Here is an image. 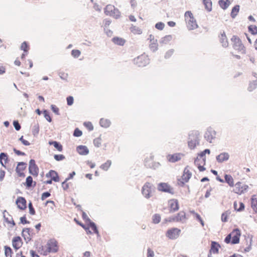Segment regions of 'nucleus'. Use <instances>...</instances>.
<instances>
[{"label":"nucleus","instance_id":"obj_1","mask_svg":"<svg viewBox=\"0 0 257 257\" xmlns=\"http://www.w3.org/2000/svg\"><path fill=\"white\" fill-rule=\"evenodd\" d=\"M59 250V245L57 240L51 238L48 240L45 246L40 248L39 251L41 254L47 255L50 253H56Z\"/></svg>","mask_w":257,"mask_h":257},{"label":"nucleus","instance_id":"obj_2","mask_svg":"<svg viewBox=\"0 0 257 257\" xmlns=\"http://www.w3.org/2000/svg\"><path fill=\"white\" fill-rule=\"evenodd\" d=\"M185 18L187 28L189 30H194L198 27L196 21L190 11H187L185 13Z\"/></svg>","mask_w":257,"mask_h":257},{"label":"nucleus","instance_id":"obj_3","mask_svg":"<svg viewBox=\"0 0 257 257\" xmlns=\"http://www.w3.org/2000/svg\"><path fill=\"white\" fill-rule=\"evenodd\" d=\"M154 191L153 185L150 183L147 182L142 187V193L145 198L148 199L152 196Z\"/></svg>","mask_w":257,"mask_h":257},{"label":"nucleus","instance_id":"obj_4","mask_svg":"<svg viewBox=\"0 0 257 257\" xmlns=\"http://www.w3.org/2000/svg\"><path fill=\"white\" fill-rule=\"evenodd\" d=\"M134 63L139 67H144L149 64L150 59L147 55L143 54L135 58Z\"/></svg>","mask_w":257,"mask_h":257},{"label":"nucleus","instance_id":"obj_5","mask_svg":"<svg viewBox=\"0 0 257 257\" xmlns=\"http://www.w3.org/2000/svg\"><path fill=\"white\" fill-rule=\"evenodd\" d=\"M231 40L233 43V47L234 49L241 52L242 53H245L244 47L239 38L233 36Z\"/></svg>","mask_w":257,"mask_h":257},{"label":"nucleus","instance_id":"obj_6","mask_svg":"<svg viewBox=\"0 0 257 257\" xmlns=\"http://www.w3.org/2000/svg\"><path fill=\"white\" fill-rule=\"evenodd\" d=\"M197 132L192 133L189 135V141L188 143V146L191 149H193L195 148L197 145L199 144V138Z\"/></svg>","mask_w":257,"mask_h":257},{"label":"nucleus","instance_id":"obj_7","mask_svg":"<svg viewBox=\"0 0 257 257\" xmlns=\"http://www.w3.org/2000/svg\"><path fill=\"white\" fill-rule=\"evenodd\" d=\"M104 13L107 16L117 18L119 16V12L114 7L111 5H107L104 9Z\"/></svg>","mask_w":257,"mask_h":257},{"label":"nucleus","instance_id":"obj_8","mask_svg":"<svg viewBox=\"0 0 257 257\" xmlns=\"http://www.w3.org/2000/svg\"><path fill=\"white\" fill-rule=\"evenodd\" d=\"M181 232V230L177 228H172L169 229L166 232V236L169 239H175L178 237Z\"/></svg>","mask_w":257,"mask_h":257},{"label":"nucleus","instance_id":"obj_9","mask_svg":"<svg viewBox=\"0 0 257 257\" xmlns=\"http://www.w3.org/2000/svg\"><path fill=\"white\" fill-rule=\"evenodd\" d=\"M216 132L211 127H208L204 134V138L207 141L211 143L213 139L215 138Z\"/></svg>","mask_w":257,"mask_h":257},{"label":"nucleus","instance_id":"obj_10","mask_svg":"<svg viewBox=\"0 0 257 257\" xmlns=\"http://www.w3.org/2000/svg\"><path fill=\"white\" fill-rule=\"evenodd\" d=\"M230 234L232 238L231 244H234L239 243L240 236V231L239 229L238 228L234 229Z\"/></svg>","mask_w":257,"mask_h":257},{"label":"nucleus","instance_id":"obj_11","mask_svg":"<svg viewBox=\"0 0 257 257\" xmlns=\"http://www.w3.org/2000/svg\"><path fill=\"white\" fill-rule=\"evenodd\" d=\"M82 217L84 219L86 220L89 222L88 224V227H89V228H90L93 231L92 232L96 234L97 236H99V232L94 222L91 221V220L88 218L87 215L84 212H83L82 214Z\"/></svg>","mask_w":257,"mask_h":257},{"label":"nucleus","instance_id":"obj_12","mask_svg":"<svg viewBox=\"0 0 257 257\" xmlns=\"http://www.w3.org/2000/svg\"><path fill=\"white\" fill-rule=\"evenodd\" d=\"M248 187L247 185L243 184L240 182H237L235 185L234 191L236 194H241L246 191Z\"/></svg>","mask_w":257,"mask_h":257},{"label":"nucleus","instance_id":"obj_13","mask_svg":"<svg viewBox=\"0 0 257 257\" xmlns=\"http://www.w3.org/2000/svg\"><path fill=\"white\" fill-rule=\"evenodd\" d=\"M12 246L16 250L20 249L23 244L21 237L19 236L14 237L12 239Z\"/></svg>","mask_w":257,"mask_h":257},{"label":"nucleus","instance_id":"obj_14","mask_svg":"<svg viewBox=\"0 0 257 257\" xmlns=\"http://www.w3.org/2000/svg\"><path fill=\"white\" fill-rule=\"evenodd\" d=\"M29 170L30 174L34 176H37L39 173V169L34 160H31L29 164Z\"/></svg>","mask_w":257,"mask_h":257},{"label":"nucleus","instance_id":"obj_15","mask_svg":"<svg viewBox=\"0 0 257 257\" xmlns=\"http://www.w3.org/2000/svg\"><path fill=\"white\" fill-rule=\"evenodd\" d=\"M186 217L184 212L181 211L177 215L170 218L169 221H174L176 222H181L184 223L186 221Z\"/></svg>","mask_w":257,"mask_h":257},{"label":"nucleus","instance_id":"obj_16","mask_svg":"<svg viewBox=\"0 0 257 257\" xmlns=\"http://www.w3.org/2000/svg\"><path fill=\"white\" fill-rule=\"evenodd\" d=\"M26 168V164L24 162H19L16 167V171L19 177H24V170Z\"/></svg>","mask_w":257,"mask_h":257},{"label":"nucleus","instance_id":"obj_17","mask_svg":"<svg viewBox=\"0 0 257 257\" xmlns=\"http://www.w3.org/2000/svg\"><path fill=\"white\" fill-rule=\"evenodd\" d=\"M4 217L5 221L9 225L10 227L13 228L15 226V223L13 217L9 214L8 212L5 211L4 213Z\"/></svg>","mask_w":257,"mask_h":257},{"label":"nucleus","instance_id":"obj_18","mask_svg":"<svg viewBox=\"0 0 257 257\" xmlns=\"http://www.w3.org/2000/svg\"><path fill=\"white\" fill-rule=\"evenodd\" d=\"M158 190L165 192H168L171 194L173 193V189L167 184L161 183L158 185Z\"/></svg>","mask_w":257,"mask_h":257},{"label":"nucleus","instance_id":"obj_19","mask_svg":"<svg viewBox=\"0 0 257 257\" xmlns=\"http://www.w3.org/2000/svg\"><path fill=\"white\" fill-rule=\"evenodd\" d=\"M16 204L18 207L21 209L24 210L26 208V200L22 197H19L16 200Z\"/></svg>","mask_w":257,"mask_h":257},{"label":"nucleus","instance_id":"obj_20","mask_svg":"<svg viewBox=\"0 0 257 257\" xmlns=\"http://www.w3.org/2000/svg\"><path fill=\"white\" fill-rule=\"evenodd\" d=\"M169 206L170 208V211L175 212L179 209L178 201L176 199H171L169 201Z\"/></svg>","mask_w":257,"mask_h":257},{"label":"nucleus","instance_id":"obj_21","mask_svg":"<svg viewBox=\"0 0 257 257\" xmlns=\"http://www.w3.org/2000/svg\"><path fill=\"white\" fill-rule=\"evenodd\" d=\"M229 158V155L228 153L226 152L222 153L216 157L217 161L219 163L227 161Z\"/></svg>","mask_w":257,"mask_h":257},{"label":"nucleus","instance_id":"obj_22","mask_svg":"<svg viewBox=\"0 0 257 257\" xmlns=\"http://www.w3.org/2000/svg\"><path fill=\"white\" fill-rule=\"evenodd\" d=\"M182 154H174L173 155H169L167 156V160L171 163H175L181 159Z\"/></svg>","mask_w":257,"mask_h":257},{"label":"nucleus","instance_id":"obj_23","mask_svg":"<svg viewBox=\"0 0 257 257\" xmlns=\"http://www.w3.org/2000/svg\"><path fill=\"white\" fill-rule=\"evenodd\" d=\"M46 177L48 178H51L53 181L57 182L59 181V177L58 173L54 170H50L47 174Z\"/></svg>","mask_w":257,"mask_h":257},{"label":"nucleus","instance_id":"obj_24","mask_svg":"<svg viewBox=\"0 0 257 257\" xmlns=\"http://www.w3.org/2000/svg\"><path fill=\"white\" fill-rule=\"evenodd\" d=\"M219 41L223 47L226 48L228 46V42L224 32L221 33L219 36Z\"/></svg>","mask_w":257,"mask_h":257},{"label":"nucleus","instance_id":"obj_25","mask_svg":"<svg viewBox=\"0 0 257 257\" xmlns=\"http://www.w3.org/2000/svg\"><path fill=\"white\" fill-rule=\"evenodd\" d=\"M154 156L152 155H150L145 159V165L148 168H152L154 166L153 162Z\"/></svg>","mask_w":257,"mask_h":257},{"label":"nucleus","instance_id":"obj_26","mask_svg":"<svg viewBox=\"0 0 257 257\" xmlns=\"http://www.w3.org/2000/svg\"><path fill=\"white\" fill-rule=\"evenodd\" d=\"M21 49L24 51V53L21 55V58H25V56L27 55L28 51L30 49L29 46L26 42H24L21 46Z\"/></svg>","mask_w":257,"mask_h":257},{"label":"nucleus","instance_id":"obj_27","mask_svg":"<svg viewBox=\"0 0 257 257\" xmlns=\"http://www.w3.org/2000/svg\"><path fill=\"white\" fill-rule=\"evenodd\" d=\"M192 176V173L190 172L188 167H186L184 170V173L182 176V180L185 182H187Z\"/></svg>","mask_w":257,"mask_h":257},{"label":"nucleus","instance_id":"obj_28","mask_svg":"<svg viewBox=\"0 0 257 257\" xmlns=\"http://www.w3.org/2000/svg\"><path fill=\"white\" fill-rule=\"evenodd\" d=\"M8 155L4 153H1L0 154V163L3 166L6 168L7 164L8 163Z\"/></svg>","mask_w":257,"mask_h":257},{"label":"nucleus","instance_id":"obj_29","mask_svg":"<svg viewBox=\"0 0 257 257\" xmlns=\"http://www.w3.org/2000/svg\"><path fill=\"white\" fill-rule=\"evenodd\" d=\"M150 38H151L152 35H150ZM150 42H151V43L150 44V49L153 52L156 51L158 48L157 40H154V39H151Z\"/></svg>","mask_w":257,"mask_h":257},{"label":"nucleus","instance_id":"obj_30","mask_svg":"<svg viewBox=\"0 0 257 257\" xmlns=\"http://www.w3.org/2000/svg\"><path fill=\"white\" fill-rule=\"evenodd\" d=\"M77 152L80 155H86L88 154L89 150L88 148L84 146H80L77 148Z\"/></svg>","mask_w":257,"mask_h":257},{"label":"nucleus","instance_id":"obj_31","mask_svg":"<svg viewBox=\"0 0 257 257\" xmlns=\"http://www.w3.org/2000/svg\"><path fill=\"white\" fill-rule=\"evenodd\" d=\"M220 245L219 244L216 243L215 241H212L211 242V246L210 249V252H213V253H217L218 252V247H219Z\"/></svg>","mask_w":257,"mask_h":257},{"label":"nucleus","instance_id":"obj_32","mask_svg":"<svg viewBox=\"0 0 257 257\" xmlns=\"http://www.w3.org/2000/svg\"><path fill=\"white\" fill-rule=\"evenodd\" d=\"M112 41L114 44L120 46H123L125 42L124 39L119 37H114Z\"/></svg>","mask_w":257,"mask_h":257},{"label":"nucleus","instance_id":"obj_33","mask_svg":"<svg viewBox=\"0 0 257 257\" xmlns=\"http://www.w3.org/2000/svg\"><path fill=\"white\" fill-rule=\"evenodd\" d=\"M251 206L253 210L257 213V198L255 195L252 196L251 197Z\"/></svg>","mask_w":257,"mask_h":257},{"label":"nucleus","instance_id":"obj_34","mask_svg":"<svg viewBox=\"0 0 257 257\" xmlns=\"http://www.w3.org/2000/svg\"><path fill=\"white\" fill-rule=\"evenodd\" d=\"M4 250L6 257H12L13 251L10 246L5 245L4 246Z\"/></svg>","mask_w":257,"mask_h":257},{"label":"nucleus","instance_id":"obj_35","mask_svg":"<svg viewBox=\"0 0 257 257\" xmlns=\"http://www.w3.org/2000/svg\"><path fill=\"white\" fill-rule=\"evenodd\" d=\"M49 144L50 145H53L54 147L59 152H61L63 150L62 146L56 141L49 142Z\"/></svg>","mask_w":257,"mask_h":257},{"label":"nucleus","instance_id":"obj_36","mask_svg":"<svg viewBox=\"0 0 257 257\" xmlns=\"http://www.w3.org/2000/svg\"><path fill=\"white\" fill-rule=\"evenodd\" d=\"M219 4L222 9L225 10L228 7L229 2L228 0H220L219 1Z\"/></svg>","mask_w":257,"mask_h":257},{"label":"nucleus","instance_id":"obj_37","mask_svg":"<svg viewBox=\"0 0 257 257\" xmlns=\"http://www.w3.org/2000/svg\"><path fill=\"white\" fill-rule=\"evenodd\" d=\"M225 182L230 186H233L234 185V182L233 178L231 175L226 174L224 176Z\"/></svg>","mask_w":257,"mask_h":257},{"label":"nucleus","instance_id":"obj_38","mask_svg":"<svg viewBox=\"0 0 257 257\" xmlns=\"http://www.w3.org/2000/svg\"><path fill=\"white\" fill-rule=\"evenodd\" d=\"M257 87V79L255 80L251 81L249 83V85L248 87V90L249 91H252L254 89H255Z\"/></svg>","mask_w":257,"mask_h":257},{"label":"nucleus","instance_id":"obj_39","mask_svg":"<svg viewBox=\"0 0 257 257\" xmlns=\"http://www.w3.org/2000/svg\"><path fill=\"white\" fill-rule=\"evenodd\" d=\"M111 165V161L107 160L100 166V168L104 171H107Z\"/></svg>","mask_w":257,"mask_h":257},{"label":"nucleus","instance_id":"obj_40","mask_svg":"<svg viewBox=\"0 0 257 257\" xmlns=\"http://www.w3.org/2000/svg\"><path fill=\"white\" fill-rule=\"evenodd\" d=\"M100 124L102 127H107L110 125V121L107 119L101 118L100 120Z\"/></svg>","mask_w":257,"mask_h":257},{"label":"nucleus","instance_id":"obj_41","mask_svg":"<svg viewBox=\"0 0 257 257\" xmlns=\"http://www.w3.org/2000/svg\"><path fill=\"white\" fill-rule=\"evenodd\" d=\"M172 38L171 35H167L161 39L160 43L163 44H166L172 40Z\"/></svg>","mask_w":257,"mask_h":257},{"label":"nucleus","instance_id":"obj_42","mask_svg":"<svg viewBox=\"0 0 257 257\" xmlns=\"http://www.w3.org/2000/svg\"><path fill=\"white\" fill-rule=\"evenodd\" d=\"M239 6L238 5H236L232 8L231 12V16L232 18H234L236 17L239 12Z\"/></svg>","mask_w":257,"mask_h":257},{"label":"nucleus","instance_id":"obj_43","mask_svg":"<svg viewBox=\"0 0 257 257\" xmlns=\"http://www.w3.org/2000/svg\"><path fill=\"white\" fill-rule=\"evenodd\" d=\"M206 9L210 12L212 9V3L210 0H203Z\"/></svg>","mask_w":257,"mask_h":257},{"label":"nucleus","instance_id":"obj_44","mask_svg":"<svg viewBox=\"0 0 257 257\" xmlns=\"http://www.w3.org/2000/svg\"><path fill=\"white\" fill-rule=\"evenodd\" d=\"M199 158H198V157H197L195 159L194 163H195V164L196 165L198 166V168L200 172H202V171H204L205 170V168H204L203 166H202L201 165V164H202V162L201 163H199Z\"/></svg>","mask_w":257,"mask_h":257},{"label":"nucleus","instance_id":"obj_45","mask_svg":"<svg viewBox=\"0 0 257 257\" xmlns=\"http://www.w3.org/2000/svg\"><path fill=\"white\" fill-rule=\"evenodd\" d=\"M131 32L135 34H140L142 33V30L138 27L132 25L130 28Z\"/></svg>","mask_w":257,"mask_h":257},{"label":"nucleus","instance_id":"obj_46","mask_svg":"<svg viewBox=\"0 0 257 257\" xmlns=\"http://www.w3.org/2000/svg\"><path fill=\"white\" fill-rule=\"evenodd\" d=\"M74 221L76 222V223L81 226L82 227H83L87 232V233H92V232H91L90 230H89V227L86 226V225H84L83 224L80 222L78 220H77L76 218L74 219Z\"/></svg>","mask_w":257,"mask_h":257},{"label":"nucleus","instance_id":"obj_47","mask_svg":"<svg viewBox=\"0 0 257 257\" xmlns=\"http://www.w3.org/2000/svg\"><path fill=\"white\" fill-rule=\"evenodd\" d=\"M33 178L31 176H28L26 178V186L27 188H30L33 186Z\"/></svg>","mask_w":257,"mask_h":257},{"label":"nucleus","instance_id":"obj_48","mask_svg":"<svg viewBox=\"0 0 257 257\" xmlns=\"http://www.w3.org/2000/svg\"><path fill=\"white\" fill-rule=\"evenodd\" d=\"M153 222L154 223L157 224L160 222L161 216L158 214H156L153 216Z\"/></svg>","mask_w":257,"mask_h":257},{"label":"nucleus","instance_id":"obj_49","mask_svg":"<svg viewBox=\"0 0 257 257\" xmlns=\"http://www.w3.org/2000/svg\"><path fill=\"white\" fill-rule=\"evenodd\" d=\"M249 31L253 35L257 34V27L255 26H250L248 27Z\"/></svg>","mask_w":257,"mask_h":257},{"label":"nucleus","instance_id":"obj_50","mask_svg":"<svg viewBox=\"0 0 257 257\" xmlns=\"http://www.w3.org/2000/svg\"><path fill=\"white\" fill-rule=\"evenodd\" d=\"M94 145L96 147H99L101 145V139L100 138H97L93 141Z\"/></svg>","mask_w":257,"mask_h":257},{"label":"nucleus","instance_id":"obj_51","mask_svg":"<svg viewBox=\"0 0 257 257\" xmlns=\"http://www.w3.org/2000/svg\"><path fill=\"white\" fill-rule=\"evenodd\" d=\"M54 158L57 161H62L65 159V157L62 154L55 155Z\"/></svg>","mask_w":257,"mask_h":257},{"label":"nucleus","instance_id":"obj_52","mask_svg":"<svg viewBox=\"0 0 257 257\" xmlns=\"http://www.w3.org/2000/svg\"><path fill=\"white\" fill-rule=\"evenodd\" d=\"M81 52L78 50H73L71 51L72 55L75 58H78L80 55Z\"/></svg>","mask_w":257,"mask_h":257},{"label":"nucleus","instance_id":"obj_53","mask_svg":"<svg viewBox=\"0 0 257 257\" xmlns=\"http://www.w3.org/2000/svg\"><path fill=\"white\" fill-rule=\"evenodd\" d=\"M198 158L200 157V159H202V163L204 165L205 164V161H206V157H205V154L203 152H201L199 155H198Z\"/></svg>","mask_w":257,"mask_h":257},{"label":"nucleus","instance_id":"obj_54","mask_svg":"<svg viewBox=\"0 0 257 257\" xmlns=\"http://www.w3.org/2000/svg\"><path fill=\"white\" fill-rule=\"evenodd\" d=\"M68 180H65L62 183V187L64 190H67L69 188V184L67 183Z\"/></svg>","mask_w":257,"mask_h":257},{"label":"nucleus","instance_id":"obj_55","mask_svg":"<svg viewBox=\"0 0 257 257\" xmlns=\"http://www.w3.org/2000/svg\"><path fill=\"white\" fill-rule=\"evenodd\" d=\"M164 27L165 25L162 22L157 23L155 25L156 28L160 30H162L164 28Z\"/></svg>","mask_w":257,"mask_h":257},{"label":"nucleus","instance_id":"obj_56","mask_svg":"<svg viewBox=\"0 0 257 257\" xmlns=\"http://www.w3.org/2000/svg\"><path fill=\"white\" fill-rule=\"evenodd\" d=\"M43 113H44V117H45V118L49 122H51L52 121V119H51V117L49 112L47 110H44Z\"/></svg>","mask_w":257,"mask_h":257},{"label":"nucleus","instance_id":"obj_57","mask_svg":"<svg viewBox=\"0 0 257 257\" xmlns=\"http://www.w3.org/2000/svg\"><path fill=\"white\" fill-rule=\"evenodd\" d=\"M174 50L173 49L169 50L166 53L165 55V58L166 59H168V58H170L172 55V54L174 53Z\"/></svg>","mask_w":257,"mask_h":257},{"label":"nucleus","instance_id":"obj_58","mask_svg":"<svg viewBox=\"0 0 257 257\" xmlns=\"http://www.w3.org/2000/svg\"><path fill=\"white\" fill-rule=\"evenodd\" d=\"M67 103L68 105H71L73 104L74 102V99L73 97L71 96H69L67 97Z\"/></svg>","mask_w":257,"mask_h":257},{"label":"nucleus","instance_id":"obj_59","mask_svg":"<svg viewBox=\"0 0 257 257\" xmlns=\"http://www.w3.org/2000/svg\"><path fill=\"white\" fill-rule=\"evenodd\" d=\"M82 135V132L79 130L78 128H76L74 132L73 135L75 137H80Z\"/></svg>","mask_w":257,"mask_h":257},{"label":"nucleus","instance_id":"obj_60","mask_svg":"<svg viewBox=\"0 0 257 257\" xmlns=\"http://www.w3.org/2000/svg\"><path fill=\"white\" fill-rule=\"evenodd\" d=\"M29 209L30 213L31 215H34L35 214V209L33 208L32 203L31 202H30L29 203Z\"/></svg>","mask_w":257,"mask_h":257},{"label":"nucleus","instance_id":"obj_61","mask_svg":"<svg viewBox=\"0 0 257 257\" xmlns=\"http://www.w3.org/2000/svg\"><path fill=\"white\" fill-rule=\"evenodd\" d=\"M51 109L52 111L56 114H59V109L55 105H51Z\"/></svg>","mask_w":257,"mask_h":257},{"label":"nucleus","instance_id":"obj_62","mask_svg":"<svg viewBox=\"0 0 257 257\" xmlns=\"http://www.w3.org/2000/svg\"><path fill=\"white\" fill-rule=\"evenodd\" d=\"M84 124L89 131H92L93 129V125L90 122H85Z\"/></svg>","mask_w":257,"mask_h":257},{"label":"nucleus","instance_id":"obj_63","mask_svg":"<svg viewBox=\"0 0 257 257\" xmlns=\"http://www.w3.org/2000/svg\"><path fill=\"white\" fill-rule=\"evenodd\" d=\"M155 254L151 248H148L147 250V257H154Z\"/></svg>","mask_w":257,"mask_h":257},{"label":"nucleus","instance_id":"obj_64","mask_svg":"<svg viewBox=\"0 0 257 257\" xmlns=\"http://www.w3.org/2000/svg\"><path fill=\"white\" fill-rule=\"evenodd\" d=\"M20 140L21 141V142L23 143V144L25 146H29L30 145V143L28 141H27L24 139L23 136H22L20 138Z\"/></svg>","mask_w":257,"mask_h":257}]
</instances>
